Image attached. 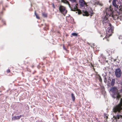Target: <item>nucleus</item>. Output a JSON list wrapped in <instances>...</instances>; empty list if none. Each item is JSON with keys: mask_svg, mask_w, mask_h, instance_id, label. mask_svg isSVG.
<instances>
[{"mask_svg": "<svg viewBox=\"0 0 122 122\" xmlns=\"http://www.w3.org/2000/svg\"><path fill=\"white\" fill-rule=\"evenodd\" d=\"M112 110L115 113H118L115 117L116 119H122V98L120 99L119 103L113 107Z\"/></svg>", "mask_w": 122, "mask_h": 122, "instance_id": "obj_1", "label": "nucleus"}, {"mask_svg": "<svg viewBox=\"0 0 122 122\" xmlns=\"http://www.w3.org/2000/svg\"><path fill=\"white\" fill-rule=\"evenodd\" d=\"M108 24L109 26L106 29V35L105 37L103 39V40L106 39L108 41H109V40L107 39V38L112 35V34L113 33L114 29V27L111 25V23Z\"/></svg>", "mask_w": 122, "mask_h": 122, "instance_id": "obj_2", "label": "nucleus"}, {"mask_svg": "<svg viewBox=\"0 0 122 122\" xmlns=\"http://www.w3.org/2000/svg\"><path fill=\"white\" fill-rule=\"evenodd\" d=\"M113 12V9L111 8V6H110L108 8L106 9L104 15H107V17L111 16L114 18V20H115L116 18L118 19L119 18L117 15H114Z\"/></svg>", "mask_w": 122, "mask_h": 122, "instance_id": "obj_3", "label": "nucleus"}, {"mask_svg": "<svg viewBox=\"0 0 122 122\" xmlns=\"http://www.w3.org/2000/svg\"><path fill=\"white\" fill-rule=\"evenodd\" d=\"M110 91L112 92L113 94L112 97L114 98H116L118 100L120 98L121 96L118 92L117 88L115 87H113L111 88Z\"/></svg>", "mask_w": 122, "mask_h": 122, "instance_id": "obj_4", "label": "nucleus"}, {"mask_svg": "<svg viewBox=\"0 0 122 122\" xmlns=\"http://www.w3.org/2000/svg\"><path fill=\"white\" fill-rule=\"evenodd\" d=\"M58 9L60 12L63 15L65 16L67 12L66 8L62 5H60L58 6Z\"/></svg>", "mask_w": 122, "mask_h": 122, "instance_id": "obj_5", "label": "nucleus"}, {"mask_svg": "<svg viewBox=\"0 0 122 122\" xmlns=\"http://www.w3.org/2000/svg\"><path fill=\"white\" fill-rule=\"evenodd\" d=\"M116 1H117V0H113L112 3V5L114 6L116 11L120 10L122 11V6L120 5L118 7V6L116 4Z\"/></svg>", "mask_w": 122, "mask_h": 122, "instance_id": "obj_6", "label": "nucleus"}, {"mask_svg": "<svg viewBox=\"0 0 122 122\" xmlns=\"http://www.w3.org/2000/svg\"><path fill=\"white\" fill-rule=\"evenodd\" d=\"M82 14L83 16H89L90 15L91 16H92L93 14V11L92 10H91V8L89 9V11H84L83 10L82 11Z\"/></svg>", "mask_w": 122, "mask_h": 122, "instance_id": "obj_7", "label": "nucleus"}, {"mask_svg": "<svg viewBox=\"0 0 122 122\" xmlns=\"http://www.w3.org/2000/svg\"><path fill=\"white\" fill-rule=\"evenodd\" d=\"M116 76L117 78H119L121 76V70L119 68L116 69L115 71Z\"/></svg>", "mask_w": 122, "mask_h": 122, "instance_id": "obj_8", "label": "nucleus"}, {"mask_svg": "<svg viewBox=\"0 0 122 122\" xmlns=\"http://www.w3.org/2000/svg\"><path fill=\"white\" fill-rule=\"evenodd\" d=\"M109 17H107V15H104L102 19V23H109L110 21L108 19Z\"/></svg>", "mask_w": 122, "mask_h": 122, "instance_id": "obj_9", "label": "nucleus"}, {"mask_svg": "<svg viewBox=\"0 0 122 122\" xmlns=\"http://www.w3.org/2000/svg\"><path fill=\"white\" fill-rule=\"evenodd\" d=\"M79 3L81 7H83L86 6L85 2L83 0H80L79 1Z\"/></svg>", "mask_w": 122, "mask_h": 122, "instance_id": "obj_10", "label": "nucleus"}, {"mask_svg": "<svg viewBox=\"0 0 122 122\" xmlns=\"http://www.w3.org/2000/svg\"><path fill=\"white\" fill-rule=\"evenodd\" d=\"M77 4L76 3L74 5H72L71 8V10L73 11H75L77 10Z\"/></svg>", "mask_w": 122, "mask_h": 122, "instance_id": "obj_11", "label": "nucleus"}, {"mask_svg": "<svg viewBox=\"0 0 122 122\" xmlns=\"http://www.w3.org/2000/svg\"><path fill=\"white\" fill-rule=\"evenodd\" d=\"M21 116V115H20L19 116H15L12 118V119L13 120H15L19 119H20Z\"/></svg>", "mask_w": 122, "mask_h": 122, "instance_id": "obj_12", "label": "nucleus"}, {"mask_svg": "<svg viewBox=\"0 0 122 122\" xmlns=\"http://www.w3.org/2000/svg\"><path fill=\"white\" fill-rule=\"evenodd\" d=\"M115 79H112L111 82V85L113 86L114 85L115 83Z\"/></svg>", "mask_w": 122, "mask_h": 122, "instance_id": "obj_13", "label": "nucleus"}, {"mask_svg": "<svg viewBox=\"0 0 122 122\" xmlns=\"http://www.w3.org/2000/svg\"><path fill=\"white\" fill-rule=\"evenodd\" d=\"M71 97L73 101H74L75 100V98L74 94L73 93H72L71 94Z\"/></svg>", "mask_w": 122, "mask_h": 122, "instance_id": "obj_14", "label": "nucleus"}, {"mask_svg": "<svg viewBox=\"0 0 122 122\" xmlns=\"http://www.w3.org/2000/svg\"><path fill=\"white\" fill-rule=\"evenodd\" d=\"M42 15L45 17H47V14L44 12L42 13Z\"/></svg>", "mask_w": 122, "mask_h": 122, "instance_id": "obj_15", "label": "nucleus"}, {"mask_svg": "<svg viewBox=\"0 0 122 122\" xmlns=\"http://www.w3.org/2000/svg\"><path fill=\"white\" fill-rule=\"evenodd\" d=\"M35 15L36 16V17L38 19H39L40 17L37 14L36 12L35 11Z\"/></svg>", "mask_w": 122, "mask_h": 122, "instance_id": "obj_16", "label": "nucleus"}, {"mask_svg": "<svg viewBox=\"0 0 122 122\" xmlns=\"http://www.w3.org/2000/svg\"><path fill=\"white\" fill-rule=\"evenodd\" d=\"M62 1L64 3L69 4L68 1L66 0H63Z\"/></svg>", "mask_w": 122, "mask_h": 122, "instance_id": "obj_17", "label": "nucleus"}, {"mask_svg": "<svg viewBox=\"0 0 122 122\" xmlns=\"http://www.w3.org/2000/svg\"><path fill=\"white\" fill-rule=\"evenodd\" d=\"M69 1H71V3H74L75 2L76 3V0H68Z\"/></svg>", "mask_w": 122, "mask_h": 122, "instance_id": "obj_18", "label": "nucleus"}, {"mask_svg": "<svg viewBox=\"0 0 122 122\" xmlns=\"http://www.w3.org/2000/svg\"><path fill=\"white\" fill-rule=\"evenodd\" d=\"M72 35L74 36H77V34L75 33H72Z\"/></svg>", "mask_w": 122, "mask_h": 122, "instance_id": "obj_19", "label": "nucleus"}, {"mask_svg": "<svg viewBox=\"0 0 122 122\" xmlns=\"http://www.w3.org/2000/svg\"><path fill=\"white\" fill-rule=\"evenodd\" d=\"M63 49L65 50L66 51H67V49H66V48H65V46L64 45H63Z\"/></svg>", "mask_w": 122, "mask_h": 122, "instance_id": "obj_20", "label": "nucleus"}, {"mask_svg": "<svg viewBox=\"0 0 122 122\" xmlns=\"http://www.w3.org/2000/svg\"><path fill=\"white\" fill-rule=\"evenodd\" d=\"M7 72L8 73H9L10 72V70L9 69H8L7 71Z\"/></svg>", "mask_w": 122, "mask_h": 122, "instance_id": "obj_21", "label": "nucleus"}, {"mask_svg": "<svg viewBox=\"0 0 122 122\" xmlns=\"http://www.w3.org/2000/svg\"><path fill=\"white\" fill-rule=\"evenodd\" d=\"M53 7L54 8H55V6H54V4H53Z\"/></svg>", "mask_w": 122, "mask_h": 122, "instance_id": "obj_22", "label": "nucleus"}, {"mask_svg": "<svg viewBox=\"0 0 122 122\" xmlns=\"http://www.w3.org/2000/svg\"><path fill=\"white\" fill-rule=\"evenodd\" d=\"M121 92H122V87L121 88Z\"/></svg>", "mask_w": 122, "mask_h": 122, "instance_id": "obj_23", "label": "nucleus"}, {"mask_svg": "<svg viewBox=\"0 0 122 122\" xmlns=\"http://www.w3.org/2000/svg\"><path fill=\"white\" fill-rule=\"evenodd\" d=\"M2 21H3V22L4 23V22H5V21H4V20H2Z\"/></svg>", "mask_w": 122, "mask_h": 122, "instance_id": "obj_24", "label": "nucleus"}, {"mask_svg": "<svg viewBox=\"0 0 122 122\" xmlns=\"http://www.w3.org/2000/svg\"><path fill=\"white\" fill-rule=\"evenodd\" d=\"M94 43L93 44V45L94 46Z\"/></svg>", "mask_w": 122, "mask_h": 122, "instance_id": "obj_25", "label": "nucleus"}, {"mask_svg": "<svg viewBox=\"0 0 122 122\" xmlns=\"http://www.w3.org/2000/svg\"><path fill=\"white\" fill-rule=\"evenodd\" d=\"M68 17V16H66V19Z\"/></svg>", "mask_w": 122, "mask_h": 122, "instance_id": "obj_26", "label": "nucleus"}, {"mask_svg": "<svg viewBox=\"0 0 122 122\" xmlns=\"http://www.w3.org/2000/svg\"><path fill=\"white\" fill-rule=\"evenodd\" d=\"M0 19H1V18L0 17Z\"/></svg>", "mask_w": 122, "mask_h": 122, "instance_id": "obj_27", "label": "nucleus"}, {"mask_svg": "<svg viewBox=\"0 0 122 122\" xmlns=\"http://www.w3.org/2000/svg\"><path fill=\"white\" fill-rule=\"evenodd\" d=\"M102 36V35H101V36Z\"/></svg>", "mask_w": 122, "mask_h": 122, "instance_id": "obj_28", "label": "nucleus"}, {"mask_svg": "<svg viewBox=\"0 0 122 122\" xmlns=\"http://www.w3.org/2000/svg\"><path fill=\"white\" fill-rule=\"evenodd\" d=\"M69 16H70V15H69L68 16V17H69Z\"/></svg>", "mask_w": 122, "mask_h": 122, "instance_id": "obj_29", "label": "nucleus"}, {"mask_svg": "<svg viewBox=\"0 0 122 122\" xmlns=\"http://www.w3.org/2000/svg\"><path fill=\"white\" fill-rule=\"evenodd\" d=\"M1 13L2 14V12H1Z\"/></svg>", "mask_w": 122, "mask_h": 122, "instance_id": "obj_30", "label": "nucleus"}]
</instances>
